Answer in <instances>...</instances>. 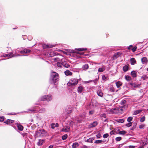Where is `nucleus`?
<instances>
[{
    "instance_id": "nucleus-1",
    "label": "nucleus",
    "mask_w": 148,
    "mask_h": 148,
    "mask_svg": "<svg viewBox=\"0 0 148 148\" xmlns=\"http://www.w3.org/2000/svg\"><path fill=\"white\" fill-rule=\"evenodd\" d=\"M46 132L43 130L41 129L38 130L36 132V136L42 137L45 136L46 135Z\"/></svg>"
},
{
    "instance_id": "nucleus-2",
    "label": "nucleus",
    "mask_w": 148,
    "mask_h": 148,
    "mask_svg": "<svg viewBox=\"0 0 148 148\" xmlns=\"http://www.w3.org/2000/svg\"><path fill=\"white\" fill-rule=\"evenodd\" d=\"M75 51H71V52L73 53H76L80 55H83L84 53L81 51L86 50L87 49H86L81 48L78 49H75Z\"/></svg>"
},
{
    "instance_id": "nucleus-3",
    "label": "nucleus",
    "mask_w": 148,
    "mask_h": 148,
    "mask_svg": "<svg viewBox=\"0 0 148 148\" xmlns=\"http://www.w3.org/2000/svg\"><path fill=\"white\" fill-rule=\"evenodd\" d=\"M78 81L77 79H72L68 83V85H76L78 83Z\"/></svg>"
},
{
    "instance_id": "nucleus-4",
    "label": "nucleus",
    "mask_w": 148,
    "mask_h": 148,
    "mask_svg": "<svg viewBox=\"0 0 148 148\" xmlns=\"http://www.w3.org/2000/svg\"><path fill=\"white\" fill-rule=\"evenodd\" d=\"M52 99V97L51 95H45L41 97V100L44 101L46 100L47 101H51Z\"/></svg>"
},
{
    "instance_id": "nucleus-5",
    "label": "nucleus",
    "mask_w": 148,
    "mask_h": 148,
    "mask_svg": "<svg viewBox=\"0 0 148 148\" xmlns=\"http://www.w3.org/2000/svg\"><path fill=\"white\" fill-rule=\"evenodd\" d=\"M51 77L53 82H56L58 79V74L56 72H53L51 74Z\"/></svg>"
},
{
    "instance_id": "nucleus-6",
    "label": "nucleus",
    "mask_w": 148,
    "mask_h": 148,
    "mask_svg": "<svg viewBox=\"0 0 148 148\" xmlns=\"http://www.w3.org/2000/svg\"><path fill=\"white\" fill-rule=\"evenodd\" d=\"M70 130V128L68 126L64 127L62 130V131L66 132H69Z\"/></svg>"
},
{
    "instance_id": "nucleus-7",
    "label": "nucleus",
    "mask_w": 148,
    "mask_h": 148,
    "mask_svg": "<svg viewBox=\"0 0 148 148\" xmlns=\"http://www.w3.org/2000/svg\"><path fill=\"white\" fill-rule=\"evenodd\" d=\"M44 140L43 139H39L37 143V145L39 146L42 145L44 143Z\"/></svg>"
},
{
    "instance_id": "nucleus-8",
    "label": "nucleus",
    "mask_w": 148,
    "mask_h": 148,
    "mask_svg": "<svg viewBox=\"0 0 148 148\" xmlns=\"http://www.w3.org/2000/svg\"><path fill=\"white\" fill-rule=\"evenodd\" d=\"M141 61L143 64H146L147 63L148 60L146 57H144L141 59Z\"/></svg>"
},
{
    "instance_id": "nucleus-9",
    "label": "nucleus",
    "mask_w": 148,
    "mask_h": 148,
    "mask_svg": "<svg viewBox=\"0 0 148 148\" xmlns=\"http://www.w3.org/2000/svg\"><path fill=\"white\" fill-rule=\"evenodd\" d=\"M98 123L96 121L92 123L89 125V127H92L96 126L97 124Z\"/></svg>"
},
{
    "instance_id": "nucleus-10",
    "label": "nucleus",
    "mask_w": 148,
    "mask_h": 148,
    "mask_svg": "<svg viewBox=\"0 0 148 148\" xmlns=\"http://www.w3.org/2000/svg\"><path fill=\"white\" fill-rule=\"evenodd\" d=\"M62 65L64 66L66 68H68L69 66V65L66 63L63 60H62Z\"/></svg>"
},
{
    "instance_id": "nucleus-11",
    "label": "nucleus",
    "mask_w": 148,
    "mask_h": 148,
    "mask_svg": "<svg viewBox=\"0 0 148 148\" xmlns=\"http://www.w3.org/2000/svg\"><path fill=\"white\" fill-rule=\"evenodd\" d=\"M17 126L18 127V129L20 131L23 130V127L22 125L20 124H19L18 123H17Z\"/></svg>"
},
{
    "instance_id": "nucleus-12",
    "label": "nucleus",
    "mask_w": 148,
    "mask_h": 148,
    "mask_svg": "<svg viewBox=\"0 0 148 148\" xmlns=\"http://www.w3.org/2000/svg\"><path fill=\"white\" fill-rule=\"evenodd\" d=\"M14 122V121L13 120L8 119L4 123H5L8 124L10 123H12Z\"/></svg>"
},
{
    "instance_id": "nucleus-13",
    "label": "nucleus",
    "mask_w": 148,
    "mask_h": 148,
    "mask_svg": "<svg viewBox=\"0 0 148 148\" xmlns=\"http://www.w3.org/2000/svg\"><path fill=\"white\" fill-rule=\"evenodd\" d=\"M30 51H27V50H21L20 51V53L22 54H25L26 53H29L30 52Z\"/></svg>"
},
{
    "instance_id": "nucleus-14",
    "label": "nucleus",
    "mask_w": 148,
    "mask_h": 148,
    "mask_svg": "<svg viewBox=\"0 0 148 148\" xmlns=\"http://www.w3.org/2000/svg\"><path fill=\"white\" fill-rule=\"evenodd\" d=\"M122 83L120 81L116 82V86L117 88H119L122 85Z\"/></svg>"
},
{
    "instance_id": "nucleus-15",
    "label": "nucleus",
    "mask_w": 148,
    "mask_h": 148,
    "mask_svg": "<svg viewBox=\"0 0 148 148\" xmlns=\"http://www.w3.org/2000/svg\"><path fill=\"white\" fill-rule=\"evenodd\" d=\"M65 74L67 76L71 75H72V73L69 70H67L64 72Z\"/></svg>"
},
{
    "instance_id": "nucleus-16",
    "label": "nucleus",
    "mask_w": 148,
    "mask_h": 148,
    "mask_svg": "<svg viewBox=\"0 0 148 148\" xmlns=\"http://www.w3.org/2000/svg\"><path fill=\"white\" fill-rule=\"evenodd\" d=\"M131 63L132 65L134 64L136 62V61L135 59L134 58H132L130 60Z\"/></svg>"
},
{
    "instance_id": "nucleus-17",
    "label": "nucleus",
    "mask_w": 148,
    "mask_h": 148,
    "mask_svg": "<svg viewBox=\"0 0 148 148\" xmlns=\"http://www.w3.org/2000/svg\"><path fill=\"white\" fill-rule=\"evenodd\" d=\"M79 146V144L77 143H74L72 146V148H76Z\"/></svg>"
},
{
    "instance_id": "nucleus-18",
    "label": "nucleus",
    "mask_w": 148,
    "mask_h": 148,
    "mask_svg": "<svg viewBox=\"0 0 148 148\" xmlns=\"http://www.w3.org/2000/svg\"><path fill=\"white\" fill-rule=\"evenodd\" d=\"M105 70V68L104 66H102L101 68H100L98 69V71L99 72H102L103 71Z\"/></svg>"
},
{
    "instance_id": "nucleus-19",
    "label": "nucleus",
    "mask_w": 148,
    "mask_h": 148,
    "mask_svg": "<svg viewBox=\"0 0 148 148\" xmlns=\"http://www.w3.org/2000/svg\"><path fill=\"white\" fill-rule=\"evenodd\" d=\"M58 125L57 123H56V124L53 123L51 124V127L54 129L55 128V127H58Z\"/></svg>"
},
{
    "instance_id": "nucleus-20",
    "label": "nucleus",
    "mask_w": 148,
    "mask_h": 148,
    "mask_svg": "<svg viewBox=\"0 0 148 148\" xmlns=\"http://www.w3.org/2000/svg\"><path fill=\"white\" fill-rule=\"evenodd\" d=\"M115 111H113V113L114 114L119 113H121V111H119V109H118V108L115 109Z\"/></svg>"
},
{
    "instance_id": "nucleus-21",
    "label": "nucleus",
    "mask_w": 148,
    "mask_h": 148,
    "mask_svg": "<svg viewBox=\"0 0 148 148\" xmlns=\"http://www.w3.org/2000/svg\"><path fill=\"white\" fill-rule=\"evenodd\" d=\"M83 89V88L82 86H79L78 87V91L79 93H81Z\"/></svg>"
},
{
    "instance_id": "nucleus-22",
    "label": "nucleus",
    "mask_w": 148,
    "mask_h": 148,
    "mask_svg": "<svg viewBox=\"0 0 148 148\" xmlns=\"http://www.w3.org/2000/svg\"><path fill=\"white\" fill-rule=\"evenodd\" d=\"M131 75L133 77H135L136 76V72L135 71H132L131 72Z\"/></svg>"
},
{
    "instance_id": "nucleus-23",
    "label": "nucleus",
    "mask_w": 148,
    "mask_h": 148,
    "mask_svg": "<svg viewBox=\"0 0 148 148\" xmlns=\"http://www.w3.org/2000/svg\"><path fill=\"white\" fill-rule=\"evenodd\" d=\"M142 111V110H136L134 112V114L136 115L140 113V112Z\"/></svg>"
},
{
    "instance_id": "nucleus-24",
    "label": "nucleus",
    "mask_w": 148,
    "mask_h": 148,
    "mask_svg": "<svg viewBox=\"0 0 148 148\" xmlns=\"http://www.w3.org/2000/svg\"><path fill=\"white\" fill-rule=\"evenodd\" d=\"M12 54L11 53L10 54H7V55H5V57H6L8 56L9 58H11V57H13V56H18L17 55H16V56H13V55H12ZM18 56H19V55H18Z\"/></svg>"
},
{
    "instance_id": "nucleus-25",
    "label": "nucleus",
    "mask_w": 148,
    "mask_h": 148,
    "mask_svg": "<svg viewBox=\"0 0 148 148\" xmlns=\"http://www.w3.org/2000/svg\"><path fill=\"white\" fill-rule=\"evenodd\" d=\"M128 66L125 65L123 66V69L124 71H126L128 70Z\"/></svg>"
},
{
    "instance_id": "nucleus-26",
    "label": "nucleus",
    "mask_w": 148,
    "mask_h": 148,
    "mask_svg": "<svg viewBox=\"0 0 148 148\" xmlns=\"http://www.w3.org/2000/svg\"><path fill=\"white\" fill-rule=\"evenodd\" d=\"M88 68V64H85L83 66V69L84 70L87 69Z\"/></svg>"
},
{
    "instance_id": "nucleus-27",
    "label": "nucleus",
    "mask_w": 148,
    "mask_h": 148,
    "mask_svg": "<svg viewBox=\"0 0 148 148\" xmlns=\"http://www.w3.org/2000/svg\"><path fill=\"white\" fill-rule=\"evenodd\" d=\"M125 79L127 81H130L131 80V77L127 75L125 77Z\"/></svg>"
},
{
    "instance_id": "nucleus-28",
    "label": "nucleus",
    "mask_w": 148,
    "mask_h": 148,
    "mask_svg": "<svg viewBox=\"0 0 148 148\" xmlns=\"http://www.w3.org/2000/svg\"><path fill=\"white\" fill-rule=\"evenodd\" d=\"M126 133V131L123 130L120 131L119 132V134H120L124 135Z\"/></svg>"
},
{
    "instance_id": "nucleus-29",
    "label": "nucleus",
    "mask_w": 148,
    "mask_h": 148,
    "mask_svg": "<svg viewBox=\"0 0 148 148\" xmlns=\"http://www.w3.org/2000/svg\"><path fill=\"white\" fill-rule=\"evenodd\" d=\"M115 108H112L108 110L110 112L111 114L114 113L113 111H115Z\"/></svg>"
},
{
    "instance_id": "nucleus-30",
    "label": "nucleus",
    "mask_w": 148,
    "mask_h": 148,
    "mask_svg": "<svg viewBox=\"0 0 148 148\" xmlns=\"http://www.w3.org/2000/svg\"><path fill=\"white\" fill-rule=\"evenodd\" d=\"M116 121L119 123H122L124 122V119H121L117 120H116Z\"/></svg>"
},
{
    "instance_id": "nucleus-31",
    "label": "nucleus",
    "mask_w": 148,
    "mask_h": 148,
    "mask_svg": "<svg viewBox=\"0 0 148 148\" xmlns=\"http://www.w3.org/2000/svg\"><path fill=\"white\" fill-rule=\"evenodd\" d=\"M130 84L133 87L136 88L137 87H138V85L134 83H130Z\"/></svg>"
},
{
    "instance_id": "nucleus-32",
    "label": "nucleus",
    "mask_w": 148,
    "mask_h": 148,
    "mask_svg": "<svg viewBox=\"0 0 148 148\" xmlns=\"http://www.w3.org/2000/svg\"><path fill=\"white\" fill-rule=\"evenodd\" d=\"M45 109H41L39 111V112L40 113H43L45 112Z\"/></svg>"
},
{
    "instance_id": "nucleus-33",
    "label": "nucleus",
    "mask_w": 148,
    "mask_h": 148,
    "mask_svg": "<svg viewBox=\"0 0 148 148\" xmlns=\"http://www.w3.org/2000/svg\"><path fill=\"white\" fill-rule=\"evenodd\" d=\"M102 142V141L101 140H97L95 141V143H97V144H98V143H101V142Z\"/></svg>"
},
{
    "instance_id": "nucleus-34",
    "label": "nucleus",
    "mask_w": 148,
    "mask_h": 148,
    "mask_svg": "<svg viewBox=\"0 0 148 148\" xmlns=\"http://www.w3.org/2000/svg\"><path fill=\"white\" fill-rule=\"evenodd\" d=\"M145 125L144 124H143L139 125V128L140 129H143L145 127Z\"/></svg>"
},
{
    "instance_id": "nucleus-35",
    "label": "nucleus",
    "mask_w": 148,
    "mask_h": 148,
    "mask_svg": "<svg viewBox=\"0 0 148 148\" xmlns=\"http://www.w3.org/2000/svg\"><path fill=\"white\" fill-rule=\"evenodd\" d=\"M67 137V134H65L62 136V138L63 140H65Z\"/></svg>"
},
{
    "instance_id": "nucleus-36",
    "label": "nucleus",
    "mask_w": 148,
    "mask_h": 148,
    "mask_svg": "<svg viewBox=\"0 0 148 148\" xmlns=\"http://www.w3.org/2000/svg\"><path fill=\"white\" fill-rule=\"evenodd\" d=\"M145 119V117L144 116H143L140 119V121L141 122H144Z\"/></svg>"
},
{
    "instance_id": "nucleus-37",
    "label": "nucleus",
    "mask_w": 148,
    "mask_h": 148,
    "mask_svg": "<svg viewBox=\"0 0 148 148\" xmlns=\"http://www.w3.org/2000/svg\"><path fill=\"white\" fill-rule=\"evenodd\" d=\"M132 122L129 123L126 125L128 127H130L132 126Z\"/></svg>"
},
{
    "instance_id": "nucleus-38",
    "label": "nucleus",
    "mask_w": 148,
    "mask_h": 148,
    "mask_svg": "<svg viewBox=\"0 0 148 148\" xmlns=\"http://www.w3.org/2000/svg\"><path fill=\"white\" fill-rule=\"evenodd\" d=\"M121 137H116V138L115 140L116 141H120L121 140Z\"/></svg>"
},
{
    "instance_id": "nucleus-39",
    "label": "nucleus",
    "mask_w": 148,
    "mask_h": 148,
    "mask_svg": "<svg viewBox=\"0 0 148 148\" xmlns=\"http://www.w3.org/2000/svg\"><path fill=\"white\" fill-rule=\"evenodd\" d=\"M97 94H98V95L100 96V97H102L103 95V93L102 92H100V91H99V92H97Z\"/></svg>"
},
{
    "instance_id": "nucleus-40",
    "label": "nucleus",
    "mask_w": 148,
    "mask_h": 148,
    "mask_svg": "<svg viewBox=\"0 0 148 148\" xmlns=\"http://www.w3.org/2000/svg\"><path fill=\"white\" fill-rule=\"evenodd\" d=\"M132 119L133 118L132 117H129L127 119V121L128 122H130L132 120Z\"/></svg>"
},
{
    "instance_id": "nucleus-41",
    "label": "nucleus",
    "mask_w": 148,
    "mask_h": 148,
    "mask_svg": "<svg viewBox=\"0 0 148 148\" xmlns=\"http://www.w3.org/2000/svg\"><path fill=\"white\" fill-rule=\"evenodd\" d=\"M109 136V135L108 134H104L103 136V137L104 138H106L108 137Z\"/></svg>"
},
{
    "instance_id": "nucleus-42",
    "label": "nucleus",
    "mask_w": 148,
    "mask_h": 148,
    "mask_svg": "<svg viewBox=\"0 0 148 148\" xmlns=\"http://www.w3.org/2000/svg\"><path fill=\"white\" fill-rule=\"evenodd\" d=\"M118 56V53H115L113 56V58L114 59H115Z\"/></svg>"
},
{
    "instance_id": "nucleus-43",
    "label": "nucleus",
    "mask_w": 148,
    "mask_h": 148,
    "mask_svg": "<svg viewBox=\"0 0 148 148\" xmlns=\"http://www.w3.org/2000/svg\"><path fill=\"white\" fill-rule=\"evenodd\" d=\"M94 113V110H93L90 111L89 112V113L90 115L92 114H93Z\"/></svg>"
},
{
    "instance_id": "nucleus-44",
    "label": "nucleus",
    "mask_w": 148,
    "mask_h": 148,
    "mask_svg": "<svg viewBox=\"0 0 148 148\" xmlns=\"http://www.w3.org/2000/svg\"><path fill=\"white\" fill-rule=\"evenodd\" d=\"M136 49L137 47L136 46L134 47L132 49V51L133 52L135 51H136Z\"/></svg>"
},
{
    "instance_id": "nucleus-45",
    "label": "nucleus",
    "mask_w": 148,
    "mask_h": 148,
    "mask_svg": "<svg viewBox=\"0 0 148 148\" xmlns=\"http://www.w3.org/2000/svg\"><path fill=\"white\" fill-rule=\"evenodd\" d=\"M101 135L100 133H98L97 134L96 136L97 138H99L101 137Z\"/></svg>"
},
{
    "instance_id": "nucleus-46",
    "label": "nucleus",
    "mask_w": 148,
    "mask_h": 148,
    "mask_svg": "<svg viewBox=\"0 0 148 148\" xmlns=\"http://www.w3.org/2000/svg\"><path fill=\"white\" fill-rule=\"evenodd\" d=\"M57 66L59 67H61L62 66V63L61 64L59 62H58L57 63Z\"/></svg>"
},
{
    "instance_id": "nucleus-47",
    "label": "nucleus",
    "mask_w": 148,
    "mask_h": 148,
    "mask_svg": "<svg viewBox=\"0 0 148 148\" xmlns=\"http://www.w3.org/2000/svg\"><path fill=\"white\" fill-rule=\"evenodd\" d=\"M123 107H120L118 108V109H119V111H121V113H122V112L123 110Z\"/></svg>"
},
{
    "instance_id": "nucleus-48",
    "label": "nucleus",
    "mask_w": 148,
    "mask_h": 148,
    "mask_svg": "<svg viewBox=\"0 0 148 148\" xmlns=\"http://www.w3.org/2000/svg\"><path fill=\"white\" fill-rule=\"evenodd\" d=\"M4 119L3 117H0V121L1 122L4 121Z\"/></svg>"
},
{
    "instance_id": "nucleus-49",
    "label": "nucleus",
    "mask_w": 148,
    "mask_h": 148,
    "mask_svg": "<svg viewBox=\"0 0 148 148\" xmlns=\"http://www.w3.org/2000/svg\"><path fill=\"white\" fill-rule=\"evenodd\" d=\"M129 148H134L135 146L133 145H130L128 146Z\"/></svg>"
},
{
    "instance_id": "nucleus-50",
    "label": "nucleus",
    "mask_w": 148,
    "mask_h": 148,
    "mask_svg": "<svg viewBox=\"0 0 148 148\" xmlns=\"http://www.w3.org/2000/svg\"><path fill=\"white\" fill-rule=\"evenodd\" d=\"M132 47V45H130L128 47V49H130L131 47Z\"/></svg>"
},
{
    "instance_id": "nucleus-51",
    "label": "nucleus",
    "mask_w": 148,
    "mask_h": 148,
    "mask_svg": "<svg viewBox=\"0 0 148 148\" xmlns=\"http://www.w3.org/2000/svg\"><path fill=\"white\" fill-rule=\"evenodd\" d=\"M101 116L103 117H104V118H105L106 117V114H103Z\"/></svg>"
},
{
    "instance_id": "nucleus-52",
    "label": "nucleus",
    "mask_w": 148,
    "mask_h": 148,
    "mask_svg": "<svg viewBox=\"0 0 148 148\" xmlns=\"http://www.w3.org/2000/svg\"><path fill=\"white\" fill-rule=\"evenodd\" d=\"M102 78L104 80L106 79V77L104 75H103L102 76Z\"/></svg>"
},
{
    "instance_id": "nucleus-53",
    "label": "nucleus",
    "mask_w": 148,
    "mask_h": 148,
    "mask_svg": "<svg viewBox=\"0 0 148 148\" xmlns=\"http://www.w3.org/2000/svg\"><path fill=\"white\" fill-rule=\"evenodd\" d=\"M88 141L89 142H92V140L91 139H89Z\"/></svg>"
},
{
    "instance_id": "nucleus-54",
    "label": "nucleus",
    "mask_w": 148,
    "mask_h": 148,
    "mask_svg": "<svg viewBox=\"0 0 148 148\" xmlns=\"http://www.w3.org/2000/svg\"><path fill=\"white\" fill-rule=\"evenodd\" d=\"M114 132L113 131H112L111 132H110V134L111 135H112L114 134Z\"/></svg>"
},
{
    "instance_id": "nucleus-55",
    "label": "nucleus",
    "mask_w": 148,
    "mask_h": 148,
    "mask_svg": "<svg viewBox=\"0 0 148 148\" xmlns=\"http://www.w3.org/2000/svg\"><path fill=\"white\" fill-rule=\"evenodd\" d=\"M53 146L52 145H50L49 146V148H53Z\"/></svg>"
},
{
    "instance_id": "nucleus-56",
    "label": "nucleus",
    "mask_w": 148,
    "mask_h": 148,
    "mask_svg": "<svg viewBox=\"0 0 148 148\" xmlns=\"http://www.w3.org/2000/svg\"><path fill=\"white\" fill-rule=\"evenodd\" d=\"M51 53H50V56H53V55H51Z\"/></svg>"
},
{
    "instance_id": "nucleus-57",
    "label": "nucleus",
    "mask_w": 148,
    "mask_h": 148,
    "mask_svg": "<svg viewBox=\"0 0 148 148\" xmlns=\"http://www.w3.org/2000/svg\"><path fill=\"white\" fill-rule=\"evenodd\" d=\"M139 148H144L143 147V146L140 147H139Z\"/></svg>"
},
{
    "instance_id": "nucleus-58",
    "label": "nucleus",
    "mask_w": 148,
    "mask_h": 148,
    "mask_svg": "<svg viewBox=\"0 0 148 148\" xmlns=\"http://www.w3.org/2000/svg\"><path fill=\"white\" fill-rule=\"evenodd\" d=\"M123 102H124V103H125V101H124Z\"/></svg>"
},
{
    "instance_id": "nucleus-59",
    "label": "nucleus",
    "mask_w": 148,
    "mask_h": 148,
    "mask_svg": "<svg viewBox=\"0 0 148 148\" xmlns=\"http://www.w3.org/2000/svg\"><path fill=\"white\" fill-rule=\"evenodd\" d=\"M147 70L148 71V68H147Z\"/></svg>"
},
{
    "instance_id": "nucleus-60",
    "label": "nucleus",
    "mask_w": 148,
    "mask_h": 148,
    "mask_svg": "<svg viewBox=\"0 0 148 148\" xmlns=\"http://www.w3.org/2000/svg\"><path fill=\"white\" fill-rule=\"evenodd\" d=\"M47 47H49L48 46V45H47Z\"/></svg>"
},
{
    "instance_id": "nucleus-61",
    "label": "nucleus",
    "mask_w": 148,
    "mask_h": 148,
    "mask_svg": "<svg viewBox=\"0 0 148 148\" xmlns=\"http://www.w3.org/2000/svg\"><path fill=\"white\" fill-rule=\"evenodd\" d=\"M147 110H148V109H147Z\"/></svg>"
}]
</instances>
